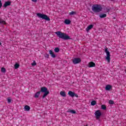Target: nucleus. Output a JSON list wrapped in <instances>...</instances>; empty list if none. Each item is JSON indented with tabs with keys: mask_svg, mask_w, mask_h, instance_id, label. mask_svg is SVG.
Here are the masks:
<instances>
[{
	"mask_svg": "<svg viewBox=\"0 0 126 126\" xmlns=\"http://www.w3.org/2000/svg\"><path fill=\"white\" fill-rule=\"evenodd\" d=\"M55 34L57 35L58 37H59L60 39H63V40H71V38L64 32L58 31L55 32Z\"/></svg>",
	"mask_w": 126,
	"mask_h": 126,
	"instance_id": "f257e3e1",
	"label": "nucleus"
},
{
	"mask_svg": "<svg viewBox=\"0 0 126 126\" xmlns=\"http://www.w3.org/2000/svg\"><path fill=\"white\" fill-rule=\"evenodd\" d=\"M92 9L93 11H94V12H95V13H98L100 11H102V9H103V8L102 7V6H101V5L94 4L92 6Z\"/></svg>",
	"mask_w": 126,
	"mask_h": 126,
	"instance_id": "f03ea898",
	"label": "nucleus"
},
{
	"mask_svg": "<svg viewBox=\"0 0 126 126\" xmlns=\"http://www.w3.org/2000/svg\"><path fill=\"white\" fill-rule=\"evenodd\" d=\"M40 92L44 93L42 96V98L44 99L46 96H48L50 94V91L48 90V89L45 87L40 88Z\"/></svg>",
	"mask_w": 126,
	"mask_h": 126,
	"instance_id": "7ed1b4c3",
	"label": "nucleus"
},
{
	"mask_svg": "<svg viewBox=\"0 0 126 126\" xmlns=\"http://www.w3.org/2000/svg\"><path fill=\"white\" fill-rule=\"evenodd\" d=\"M37 16L39 17V18H42V19H44V20H46L47 21H50V18L48 17V16L46 14H43L40 13H38L36 14Z\"/></svg>",
	"mask_w": 126,
	"mask_h": 126,
	"instance_id": "20e7f679",
	"label": "nucleus"
},
{
	"mask_svg": "<svg viewBox=\"0 0 126 126\" xmlns=\"http://www.w3.org/2000/svg\"><path fill=\"white\" fill-rule=\"evenodd\" d=\"M105 53H106V56L105 58V59L106 60V61L108 62V63H110V62H111V55H110V52H109V51H108V48H105Z\"/></svg>",
	"mask_w": 126,
	"mask_h": 126,
	"instance_id": "39448f33",
	"label": "nucleus"
},
{
	"mask_svg": "<svg viewBox=\"0 0 126 126\" xmlns=\"http://www.w3.org/2000/svg\"><path fill=\"white\" fill-rule=\"evenodd\" d=\"M94 114L96 120H99L100 118H101V116H102V113H101V111L99 110L96 111L94 113Z\"/></svg>",
	"mask_w": 126,
	"mask_h": 126,
	"instance_id": "423d86ee",
	"label": "nucleus"
},
{
	"mask_svg": "<svg viewBox=\"0 0 126 126\" xmlns=\"http://www.w3.org/2000/svg\"><path fill=\"white\" fill-rule=\"evenodd\" d=\"M72 62H73V63H74V64H77V63H79L81 62V60L80 59V58H74L72 60Z\"/></svg>",
	"mask_w": 126,
	"mask_h": 126,
	"instance_id": "0eeeda50",
	"label": "nucleus"
},
{
	"mask_svg": "<svg viewBox=\"0 0 126 126\" xmlns=\"http://www.w3.org/2000/svg\"><path fill=\"white\" fill-rule=\"evenodd\" d=\"M11 5V2H10V1H7L5 2L4 4L3 5V7H4V8H6V7Z\"/></svg>",
	"mask_w": 126,
	"mask_h": 126,
	"instance_id": "6e6552de",
	"label": "nucleus"
},
{
	"mask_svg": "<svg viewBox=\"0 0 126 126\" xmlns=\"http://www.w3.org/2000/svg\"><path fill=\"white\" fill-rule=\"evenodd\" d=\"M94 27V25L91 24L90 25H89V26H88V27L86 29V31H87V32H88L89 31V30H91V29H92V28H93V27Z\"/></svg>",
	"mask_w": 126,
	"mask_h": 126,
	"instance_id": "1a4fd4ad",
	"label": "nucleus"
},
{
	"mask_svg": "<svg viewBox=\"0 0 126 126\" xmlns=\"http://www.w3.org/2000/svg\"><path fill=\"white\" fill-rule=\"evenodd\" d=\"M95 65H96L95 64V63H94V62H91L89 63V64H88V66L89 67H95Z\"/></svg>",
	"mask_w": 126,
	"mask_h": 126,
	"instance_id": "9d476101",
	"label": "nucleus"
},
{
	"mask_svg": "<svg viewBox=\"0 0 126 126\" xmlns=\"http://www.w3.org/2000/svg\"><path fill=\"white\" fill-rule=\"evenodd\" d=\"M68 95H69V96L70 97H72V98H73V97H74V92L69 91L68 93Z\"/></svg>",
	"mask_w": 126,
	"mask_h": 126,
	"instance_id": "9b49d317",
	"label": "nucleus"
},
{
	"mask_svg": "<svg viewBox=\"0 0 126 126\" xmlns=\"http://www.w3.org/2000/svg\"><path fill=\"white\" fill-rule=\"evenodd\" d=\"M112 89V86L110 85H107L105 87V90L107 91H110V90Z\"/></svg>",
	"mask_w": 126,
	"mask_h": 126,
	"instance_id": "f8f14e48",
	"label": "nucleus"
},
{
	"mask_svg": "<svg viewBox=\"0 0 126 126\" xmlns=\"http://www.w3.org/2000/svg\"><path fill=\"white\" fill-rule=\"evenodd\" d=\"M49 54L51 56L52 58H56V55L54 53L53 51L50 50L49 51Z\"/></svg>",
	"mask_w": 126,
	"mask_h": 126,
	"instance_id": "ddd939ff",
	"label": "nucleus"
},
{
	"mask_svg": "<svg viewBox=\"0 0 126 126\" xmlns=\"http://www.w3.org/2000/svg\"><path fill=\"white\" fill-rule=\"evenodd\" d=\"M71 22V21L68 19H66L64 21V23H65V24H66V25L70 24Z\"/></svg>",
	"mask_w": 126,
	"mask_h": 126,
	"instance_id": "4468645a",
	"label": "nucleus"
},
{
	"mask_svg": "<svg viewBox=\"0 0 126 126\" xmlns=\"http://www.w3.org/2000/svg\"><path fill=\"white\" fill-rule=\"evenodd\" d=\"M40 93H41L40 91L37 92L36 93L34 94V98H39V96H40Z\"/></svg>",
	"mask_w": 126,
	"mask_h": 126,
	"instance_id": "2eb2a0df",
	"label": "nucleus"
},
{
	"mask_svg": "<svg viewBox=\"0 0 126 126\" xmlns=\"http://www.w3.org/2000/svg\"><path fill=\"white\" fill-rule=\"evenodd\" d=\"M60 95L62 96V97H66V94H65V92L64 91H61L60 92Z\"/></svg>",
	"mask_w": 126,
	"mask_h": 126,
	"instance_id": "dca6fc26",
	"label": "nucleus"
},
{
	"mask_svg": "<svg viewBox=\"0 0 126 126\" xmlns=\"http://www.w3.org/2000/svg\"><path fill=\"white\" fill-rule=\"evenodd\" d=\"M25 111H30V106L28 105H26L24 107Z\"/></svg>",
	"mask_w": 126,
	"mask_h": 126,
	"instance_id": "f3484780",
	"label": "nucleus"
},
{
	"mask_svg": "<svg viewBox=\"0 0 126 126\" xmlns=\"http://www.w3.org/2000/svg\"><path fill=\"white\" fill-rule=\"evenodd\" d=\"M100 18H105V17H107V14H101L99 16Z\"/></svg>",
	"mask_w": 126,
	"mask_h": 126,
	"instance_id": "a211bd4d",
	"label": "nucleus"
},
{
	"mask_svg": "<svg viewBox=\"0 0 126 126\" xmlns=\"http://www.w3.org/2000/svg\"><path fill=\"white\" fill-rule=\"evenodd\" d=\"M54 52H55V53H59L60 52V48L58 47L55 48L54 49Z\"/></svg>",
	"mask_w": 126,
	"mask_h": 126,
	"instance_id": "6ab92c4d",
	"label": "nucleus"
},
{
	"mask_svg": "<svg viewBox=\"0 0 126 126\" xmlns=\"http://www.w3.org/2000/svg\"><path fill=\"white\" fill-rule=\"evenodd\" d=\"M96 103V101L95 100H93L91 103V104L92 105V106H95V104Z\"/></svg>",
	"mask_w": 126,
	"mask_h": 126,
	"instance_id": "aec40b11",
	"label": "nucleus"
},
{
	"mask_svg": "<svg viewBox=\"0 0 126 126\" xmlns=\"http://www.w3.org/2000/svg\"><path fill=\"white\" fill-rule=\"evenodd\" d=\"M70 15H74V14H76V12L72 11L71 12L69 13Z\"/></svg>",
	"mask_w": 126,
	"mask_h": 126,
	"instance_id": "412c9836",
	"label": "nucleus"
},
{
	"mask_svg": "<svg viewBox=\"0 0 126 126\" xmlns=\"http://www.w3.org/2000/svg\"><path fill=\"white\" fill-rule=\"evenodd\" d=\"M14 67H15V69H17V68H18V67H19V64H18L17 63L15 64Z\"/></svg>",
	"mask_w": 126,
	"mask_h": 126,
	"instance_id": "4be33fe9",
	"label": "nucleus"
},
{
	"mask_svg": "<svg viewBox=\"0 0 126 126\" xmlns=\"http://www.w3.org/2000/svg\"><path fill=\"white\" fill-rule=\"evenodd\" d=\"M1 72H6V69L4 67H2L1 68Z\"/></svg>",
	"mask_w": 126,
	"mask_h": 126,
	"instance_id": "5701e85b",
	"label": "nucleus"
},
{
	"mask_svg": "<svg viewBox=\"0 0 126 126\" xmlns=\"http://www.w3.org/2000/svg\"><path fill=\"white\" fill-rule=\"evenodd\" d=\"M101 109L102 110H106V109H107V107H106V105L103 104L101 105Z\"/></svg>",
	"mask_w": 126,
	"mask_h": 126,
	"instance_id": "b1692460",
	"label": "nucleus"
},
{
	"mask_svg": "<svg viewBox=\"0 0 126 126\" xmlns=\"http://www.w3.org/2000/svg\"><path fill=\"white\" fill-rule=\"evenodd\" d=\"M68 112L71 113V114H76V112L73 110H70L69 111H68Z\"/></svg>",
	"mask_w": 126,
	"mask_h": 126,
	"instance_id": "393cba45",
	"label": "nucleus"
},
{
	"mask_svg": "<svg viewBox=\"0 0 126 126\" xmlns=\"http://www.w3.org/2000/svg\"><path fill=\"white\" fill-rule=\"evenodd\" d=\"M6 24V23H5V21H3V20H0V24Z\"/></svg>",
	"mask_w": 126,
	"mask_h": 126,
	"instance_id": "a878e982",
	"label": "nucleus"
},
{
	"mask_svg": "<svg viewBox=\"0 0 126 126\" xmlns=\"http://www.w3.org/2000/svg\"><path fill=\"white\" fill-rule=\"evenodd\" d=\"M109 103L110 104V105H113L114 104V101L112 100H110L109 101Z\"/></svg>",
	"mask_w": 126,
	"mask_h": 126,
	"instance_id": "bb28decb",
	"label": "nucleus"
},
{
	"mask_svg": "<svg viewBox=\"0 0 126 126\" xmlns=\"http://www.w3.org/2000/svg\"><path fill=\"white\" fill-rule=\"evenodd\" d=\"M45 57L46 58V59H49V58L50 57V55L48 54H46L45 55Z\"/></svg>",
	"mask_w": 126,
	"mask_h": 126,
	"instance_id": "cd10ccee",
	"label": "nucleus"
},
{
	"mask_svg": "<svg viewBox=\"0 0 126 126\" xmlns=\"http://www.w3.org/2000/svg\"><path fill=\"white\" fill-rule=\"evenodd\" d=\"M36 64H37V63H36V62H35V61H33V63H32V66L36 65Z\"/></svg>",
	"mask_w": 126,
	"mask_h": 126,
	"instance_id": "c85d7f7f",
	"label": "nucleus"
},
{
	"mask_svg": "<svg viewBox=\"0 0 126 126\" xmlns=\"http://www.w3.org/2000/svg\"><path fill=\"white\" fill-rule=\"evenodd\" d=\"M8 103H11V99L8 97L7 98Z\"/></svg>",
	"mask_w": 126,
	"mask_h": 126,
	"instance_id": "c756f323",
	"label": "nucleus"
},
{
	"mask_svg": "<svg viewBox=\"0 0 126 126\" xmlns=\"http://www.w3.org/2000/svg\"><path fill=\"white\" fill-rule=\"evenodd\" d=\"M76 97L77 98H78V95H77V94H75V93H74V97Z\"/></svg>",
	"mask_w": 126,
	"mask_h": 126,
	"instance_id": "7c9ffc66",
	"label": "nucleus"
},
{
	"mask_svg": "<svg viewBox=\"0 0 126 126\" xmlns=\"http://www.w3.org/2000/svg\"><path fill=\"white\" fill-rule=\"evenodd\" d=\"M2 6V3H1V0H0V8Z\"/></svg>",
	"mask_w": 126,
	"mask_h": 126,
	"instance_id": "2f4dec72",
	"label": "nucleus"
},
{
	"mask_svg": "<svg viewBox=\"0 0 126 126\" xmlns=\"http://www.w3.org/2000/svg\"><path fill=\"white\" fill-rule=\"evenodd\" d=\"M110 9L109 8H106V11L107 12H109L110 11Z\"/></svg>",
	"mask_w": 126,
	"mask_h": 126,
	"instance_id": "473e14b6",
	"label": "nucleus"
},
{
	"mask_svg": "<svg viewBox=\"0 0 126 126\" xmlns=\"http://www.w3.org/2000/svg\"><path fill=\"white\" fill-rule=\"evenodd\" d=\"M33 2H37V0H32Z\"/></svg>",
	"mask_w": 126,
	"mask_h": 126,
	"instance_id": "72a5a7b5",
	"label": "nucleus"
},
{
	"mask_svg": "<svg viewBox=\"0 0 126 126\" xmlns=\"http://www.w3.org/2000/svg\"><path fill=\"white\" fill-rule=\"evenodd\" d=\"M1 45V42H0V46Z\"/></svg>",
	"mask_w": 126,
	"mask_h": 126,
	"instance_id": "f704fd0d",
	"label": "nucleus"
},
{
	"mask_svg": "<svg viewBox=\"0 0 126 126\" xmlns=\"http://www.w3.org/2000/svg\"><path fill=\"white\" fill-rule=\"evenodd\" d=\"M125 73H126V69L125 70Z\"/></svg>",
	"mask_w": 126,
	"mask_h": 126,
	"instance_id": "c9c22d12",
	"label": "nucleus"
}]
</instances>
